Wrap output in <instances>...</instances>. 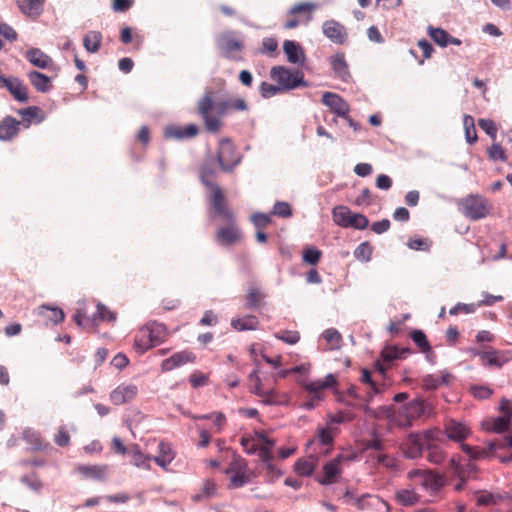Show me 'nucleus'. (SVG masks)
Returning <instances> with one entry per match:
<instances>
[{
    "label": "nucleus",
    "instance_id": "f257e3e1",
    "mask_svg": "<svg viewBox=\"0 0 512 512\" xmlns=\"http://www.w3.org/2000/svg\"><path fill=\"white\" fill-rule=\"evenodd\" d=\"M197 107L206 129L212 133H217L221 129L223 124L220 117L249 109L246 100L239 97H229L215 103L212 91H205Z\"/></svg>",
    "mask_w": 512,
    "mask_h": 512
},
{
    "label": "nucleus",
    "instance_id": "f03ea898",
    "mask_svg": "<svg viewBox=\"0 0 512 512\" xmlns=\"http://www.w3.org/2000/svg\"><path fill=\"white\" fill-rule=\"evenodd\" d=\"M458 207L466 218L473 221L486 218L492 210L489 200L478 194L462 198L458 202Z\"/></svg>",
    "mask_w": 512,
    "mask_h": 512
},
{
    "label": "nucleus",
    "instance_id": "7ed1b4c3",
    "mask_svg": "<svg viewBox=\"0 0 512 512\" xmlns=\"http://www.w3.org/2000/svg\"><path fill=\"white\" fill-rule=\"evenodd\" d=\"M407 478L414 486L422 487L431 495L437 494L445 485V478L429 469H412Z\"/></svg>",
    "mask_w": 512,
    "mask_h": 512
},
{
    "label": "nucleus",
    "instance_id": "20e7f679",
    "mask_svg": "<svg viewBox=\"0 0 512 512\" xmlns=\"http://www.w3.org/2000/svg\"><path fill=\"white\" fill-rule=\"evenodd\" d=\"M351 459L352 457L350 456L337 455L335 458L324 463L321 473L316 475L315 480L324 486L337 483L343 473V464Z\"/></svg>",
    "mask_w": 512,
    "mask_h": 512
},
{
    "label": "nucleus",
    "instance_id": "39448f33",
    "mask_svg": "<svg viewBox=\"0 0 512 512\" xmlns=\"http://www.w3.org/2000/svg\"><path fill=\"white\" fill-rule=\"evenodd\" d=\"M439 434V429H429L422 433L410 434L405 442L404 453L406 457L411 459L419 458L423 451L426 450V445L433 439H436Z\"/></svg>",
    "mask_w": 512,
    "mask_h": 512
},
{
    "label": "nucleus",
    "instance_id": "423d86ee",
    "mask_svg": "<svg viewBox=\"0 0 512 512\" xmlns=\"http://www.w3.org/2000/svg\"><path fill=\"white\" fill-rule=\"evenodd\" d=\"M271 78L278 83L282 90L294 89L304 83V74L300 70H291L283 66H275L271 69Z\"/></svg>",
    "mask_w": 512,
    "mask_h": 512
},
{
    "label": "nucleus",
    "instance_id": "0eeeda50",
    "mask_svg": "<svg viewBox=\"0 0 512 512\" xmlns=\"http://www.w3.org/2000/svg\"><path fill=\"white\" fill-rule=\"evenodd\" d=\"M432 412V405L428 401L418 398L404 405L400 409L399 415L403 417L402 424L410 426L414 420L429 417Z\"/></svg>",
    "mask_w": 512,
    "mask_h": 512
},
{
    "label": "nucleus",
    "instance_id": "6e6552de",
    "mask_svg": "<svg viewBox=\"0 0 512 512\" xmlns=\"http://www.w3.org/2000/svg\"><path fill=\"white\" fill-rule=\"evenodd\" d=\"M216 43L224 57L235 61L241 59L240 53L244 44L233 32L227 31L222 33L218 36Z\"/></svg>",
    "mask_w": 512,
    "mask_h": 512
},
{
    "label": "nucleus",
    "instance_id": "1a4fd4ad",
    "mask_svg": "<svg viewBox=\"0 0 512 512\" xmlns=\"http://www.w3.org/2000/svg\"><path fill=\"white\" fill-rule=\"evenodd\" d=\"M249 391L261 398V402L265 405L281 404L278 393L274 390H265L259 377V371L254 369L248 376Z\"/></svg>",
    "mask_w": 512,
    "mask_h": 512
},
{
    "label": "nucleus",
    "instance_id": "9d476101",
    "mask_svg": "<svg viewBox=\"0 0 512 512\" xmlns=\"http://www.w3.org/2000/svg\"><path fill=\"white\" fill-rule=\"evenodd\" d=\"M217 159L220 168L225 171H231L240 162V155L229 139H223L219 143Z\"/></svg>",
    "mask_w": 512,
    "mask_h": 512
},
{
    "label": "nucleus",
    "instance_id": "9b49d317",
    "mask_svg": "<svg viewBox=\"0 0 512 512\" xmlns=\"http://www.w3.org/2000/svg\"><path fill=\"white\" fill-rule=\"evenodd\" d=\"M347 503L356 506L359 510L375 509L378 512H388V504L376 495L366 494L361 497H354L349 492L345 494Z\"/></svg>",
    "mask_w": 512,
    "mask_h": 512
},
{
    "label": "nucleus",
    "instance_id": "f8f14e48",
    "mask_svg": "<svg viewBox=\"0 0 512 512\" xmlns=\"http://www.w3.org/2000/svg\"><path fill=\"white\" fill-rule=\"evenodd\" d=\"M334 437L335 432L331 427H318L316 436L308 442L307 447L313 449L324 447L321 453L328 455L333 448Z\"/></svg>",
    "mask_w": 512,
    "mask_h": 512
},
{
    "label": "nucleus",
    "instance_id": "ddd939ff",
    "mask_svg": "<svg viewBox=\"0 0 512 512\" xmlns=\"http://www.w3.org/2000/svg\"><path fill=\"white\" fill-rule=\"evenodd\" d=\"M211 189V204L214 212L224 221H232L234 214L229 209L222 189L219 186H213Z\"/></svg>",
    "mask_w": 512,
    "mask_h": 512
},
{
    "label": "nucleus",
    "instance_id": "4468645a",
    "mask_svg": "<svg viewBox=\"0 0 512 512\" xmlns=\"http://www.w3.org/2000/svg\"><path fill=\"white\" fill-rule=\"evenodd\" d=\"M323 34L333 43L343 45L348 39V32L344 25L336 20H326L322 24Z\"/></svg>",
    "mask_w": 512,
    "mask_h": 512
},
{
    "label": "nucleus",
    "instance_id": "2eb2a0df",
    "mask_svg": "<svg viewBox=\"0 0 512 512\" xmlns=\"http://www.w3.org/2000/svg\"><path fill=\"white\" fill-rule=\"evenodd\" d=\"M227 226L221 227L216 233V240L219 244L224 246L232 245L241 240L242 234L236 224L235 217L232 221H225Z\"/></svg>",
    "mask_w": 512,
    "mask_h": 512
},
{
    "label": "nucleus",
    "instance_id": "dca6fc26",
    "mask_svg": "<svg viewBox=\"0 0 512 512\" xmlns=\"http://www.w3.org/2000/svg\"><path fill=\"white\" fill-rule=\"evenodd\" d=\"M337 384L335 375L328 374L323 380H314L310 382H303V388L313 395V399L321 401L323 399L322 391L327 388H332Z\"/></svg>",
    "mask_w": 512,
    "mask_h": 512
},
{
    "label": "nucleus",
    "instance_id": "f3484780",
    "mask_svg": "<svg viewBox=\"0 0 512 512\" xmlns=\"http://www.w3.org/2000/svg\"><path fill=\"white\" fill-rule=\"evenodd\" d=\"M322 103L339 117H347L350 112L349 104L336 93L325 92L322 95Z\"/></svg>",
    "mask_w": 512,
    "mask_h": 512
},
{
    "label": "nucleus",
    "instance_id": "a211bd4d",
    "mask_svg": "<svg viewBox=\"0 0 512 512\" xmlns=\"http://www.w3.org/2000/svg\"><path fill=\"white\" fill-rule=\"evenodd\" d=\"M444 431L447 438L455 442H462L471 434L470 428L465 423L454 419L445 422Z\"/></svg>",
    "mask_w": 512,
    "mask_h": 512
},
{
    "label": "nucleus",
    "instance_id": "6ab92c4d",
    "mask_svg": "<svg viewBox=\"0 0 512 512\" xmlns=\"http://www.w3.org/2000/svg\"><path fill=\"white\" fill-rule=\"evenodd\" d=\"M477 355H479L483 366L497 368L502 367L512 358V355L509 351L498 350L478 352Z\"/></svg>",
    "mask_w": 512,
    "mask_h": 512
},
{
    "label": "nucleus",
    "instance_id": "aec40b11",
    "mask_svg": "<svg viewBox=\"0 0 512 512\" xmlns=\"http://www.w3.org/2000/svg\"><path fill=\"white\" fill-rule=\"evenodd\" d=\"M195 361L196 355L191 351L184 350L177 352L169 358L163 360L161 363V369L163 372H168L187 363H194Z\"/></svg>",
    "mask_w": 512,
    "mask_h": 512
},
{
    "label": "nucleus",
    "instance_id": "412c9836",
    "mask_svg": "<svg viewBox=\"0 0 512 512\" xmlns=\"http://www.w3.org/2000/svg\"><path fill=\"white\" fill-rule=\"evenodd\" d=\"M138 393L134 384H121L110 393V401L114 405H122L132 401Z\"/></svg>",
    "mask_w": 512,
    "mask_h": 512
},
{
    "label": "nucleus",
    "instance_id": "4be33fe9",
    "mask_svg": "<svg viewBox=\"0 0 512 512\" xmlns=\"http://www.w3.org/2000/svg\"><path fill=\"white\" fill-rule=\"evenodd\" d=\"M73 321L85 330H95L98 326V318L88 315V307L85 302L79 304L72 317Z\"/></svg>",
    "mask_w": 512,
    "mask_h": 512
},
{
    "label": "nucleus",
    "instance_id": "5701e85b",
    "mask_svg": "<svg viewBox=\"0 0 512 512\" xmlns=\"http://www.w3.org/2000/svg\"><path fill=\"white\" fill-rule=\"evenodd\" d=\"M76 471L84 478L95 481H104L109 474V466L106 464L79 465L77 466Z\"/></svg>",
    "mask_w": 512,
    "mask_h": 512
},
{
    "label": "nucleus",
    "instance_id": "b1692460",
    "mask_svg": "<svg viewBox=\"0 0 512 512\" xmlns=\"http://www.w3.org/2000/svg\"><path fill=\"white\" fill-rule=\"evenodd\" d=\"M2 88H6L13 98L19 102L29 100L28 88L22 80L16 77H8Z\"/></svg>",
    "mask_w": 512,
    "mask_h": 512
},
{
    "label": "nucleus",
    "instance_id": "393cba45",
    "mask_svg": "<svg viewBox=\"0 0 512 512\" xmlns=\"http://www.w3.org/2000/svg\"><path fill=\"white\" fill-rule=\"evenodd\" d=\"M199 128L195 124H188L186 126L171 125L165 129L166 138L174 139H191L198 135Z\"/></svg>",
    "mask_w": 512,
    "mask_h": 512
},
{
    "label": "nucleus",
    "instance_id": "a878e982",
    "mask_svg": "<svg viewBox=\"0 0 512 512\" xmlns=\"http://www.w3.org/2000/svg\"><path fill=\"white\" fill-rule=\"evenodd\" d=\"M256 437L258 441H260V446L258 448L259 457L270 469L272 468L271 461L273 459L272 448L275 443L272 439L268 438L263 431H257Z\"/></svg>",
    "mask_w": 512,
    "mask_h": 512
},
{
    "label": "nucleus",
    "instance_id": "bb28decb",
    "mask_svg": "<svg viewBox=\"0 0 512 512\" xmlns=\"http://www.w3.org/2000/svg\"><path fill=\"white\" fill-rule=\"evenodd\" d=\"M176 457V452L174 451L172 445L170 443L161 441L158 445V455L152 456V460L164 470H168V466L172 463V461Z\"/></svg>",
    "mask_w": 512,
    "mask_h": 512
},
{
    "label": "nucleus",
    "instance_id": "cd10ccee",
    "mask_svg": "<svg viewBox=\"0 0 512 512\" xmlns=\"http://www.w3.org/2000/svg\"><path fill=\"white\" fill-rule=\"evenodd\" d=\"M435 438L426 445V458L433 464H440L445 459V453L440 446V443L443 441V433L440 429L439 434Z\"/></svg>",
    "mask_w": 512,
    "mask_h": 512
},
{
    "label": "nucleus",
    "instance_id": "c85d7f7f",
    "mask_svg": "<svg viewBox=\"0 0 512 512\" xmlns=\"http://www.w3.org/2000/svg\"><path fill=\"white\" fill-rule=\"evenodd\" d=\"M21 122L15 119L12 116H6L0 122V140L1 141H10L20 131Z\"/></svg>",
    "mask_w": 512,
    "mask_h": 512
},
{
    "label": "nucleus",
    "instance_id": "c756f323",
    "mask_svg": "<svg viewBox=\"0 0 512 512\" xmlns=\"http://www.w3.org/2000/svg\"><path fill=\"white\" fill-rule=\"evenodd\" d=\"M25 57L33 66L41 69L50 68L54 64L52 58L38 48L27 50Z\"/></svg>",
    "mask_w": 512,
    "mask_h": 512
},
{
    "label": "nucleus",
    "instance_id": "7c9ffc66",
    "mask_svg": "<svg viewBox=\"0 0 512 512\" xmlns=\"http://www.w3.org/2000/svg\"><path fill=\"white\" fill-rule=\"evenodd\" d=\"M477 506H496L506 499V495L479 490L474 493Z\"/></svg>",
    "mask_w": 512,
    "mask_h": 512
},
{
    "label": "nucleus",
    "instance_id": "2f4dec72",
    "mask_svg": "<svg viewBox=\"0 0 512 512\" xmlns=\"http://www.w3.org/2000/svg\"><path fill=\"white\" fill-rule=\"evenodd\" d=\"M46 0H17L20 11L31 18L39 17L43 12Z\"/></svg>",
    "mask_w": 512,
    "mask_h": 512
},
{
    "label": "nucleus",
    "instance_id": "473e14b6",
    "mask_svg": "<svg viewBox=\"0 0 512 512\" xmlns=\"http://www.w3.org/2000/svg\"><path fill=\"white\" fill-rule=\"evenodd\" d=\"M217 175V167L212 158L206 159L200 168V178L202 183L209 187L218 186L214 183V179Z\"/></svg>",
    "mask_w": 512,
    "mask_h": 512
},
{
    "label": "nucleus",
    "instance_id": "72a5a7b5",
    "mask_svg": "<svg viewBox=\"0 0 512 512\" xmlns=\"http://www.w3.org/2000/svg\"><path fill=\"white\" fill-rule=\"evenodd\" d=\"M27 76H28V79H29L31 85L38 92L47 93L53 87L50 77H48L47 75H45L41 72L33 70V71H30Z\"/></svg>",
    "mask_w": 512,
    "mask_h": 512
},
{
    "label": "nucleus",
    "instance_id": "f704fd0d",
    "mask_svg": "<svg viewBox=\"0 0 512 512\" xmlns=\"http://www.w3.org/2000/svg\"><path fill=\"white\" fill-rule=\"evenodd\" d=\"M318 459L314 455L298 459L294 464V471L299 476H311L317 466Z\"/></svg>",
    "mask_w": 512,
    "mask_h": 512
},
{
    "label": "nucleus",
    "instance_id": "c9c22d12",
    "mask_svg": "<svg viewBox=\"0 0 512 512\" xmlns=\"http://www.w3.org/2000/svg\"><path fill=\"white\" fill-rule=\"evenodd\" d=\"M394 498L401 506H413L420 501L419 494L414 488H402L395 492Z\"/></svg>",
    "mask_w": 512,
    "mask_h": 512
},
{
    "label": "nucleus",
    "instance_id": "e433bc0d",
    "mask_svg": "<svg viewBox=\"0 0 512 512\" xmlns=\"http://www.w3.org/2000/svg\"><path fill=\"white\" fill-rule=\"evenodd\" d=\"M498 446L494 442H490L488 448H481L478 446H470L467 444H462L461 448L462 450L471 458L474 460H480L488 458L491 453L496 450Z\"/></svg>",
    "mask_w": 512,
    "mask_h": 512
},
{
    "label": "nucleus",
    "instance_id": "4c0bfd02",
    "mask_svg": "<svg viewBox=\"0 0 512 512\" xmlns=\"http://www.w3.org/2000/svg\"><path fill=\"white\" fill-rule=\"evenodd\" d=\"M361 381L368 384L371 388V391L367 393V401H370L374 394L381 393L386 389L385 382H380V380L374 378L368 369L362 370Z\"/></svg>",
    "mask_w": 512,
    "mask_h": 512
},
{
    "label": "nucleus",
    "instance_id": "58836bf2",
    "mask_svg": "<svg viewBox=\"0 0 512 512\" xmlns=\"http://www.w3.org/2000/svg\"><path fill=\"white\" fill-rule=\"evenodd\" d=\"M38 315L41 316L46 322H50L52 324L61 323L65 314L61 308L51 307L48 305H42L38 308Z\"/></svg>",
    "mask_w": 512,
    "mask_h": 512
},
{
    "label": "nucleus",
    "instance_id": "ea45409f",
    "mask_svg": "<svg viewBox=\"0 0 512 512\" xmlns=\"http://www.w3.org/2000/svg\"><path fill=\"white\" fill-rule=\"evenodd\" d=\"M317 9V5L310 2H301L295 4L290 9L291 15H299V18H302V23H308L312 20V14Z\"/></svg>",
    "mask_w": 512,
    "mask_h": 512
},
{
    "label": "nucleus",
    "instance_id": "a19ab883",
    "mask_svg": "<svg viewBox=\"0 0 512 512\" xmlns=\"http://www.w3.org/2000/svg\"><path fill=\"white\" fill-rule=\"evenodd\" d=\"M103 36L99 31H89L83 37V46L89 53H97L102 44Z\"/></svg>",
    "mask_w": 512,
    "mask_h": 512
},
{
    "label": "nucleus",
    "instance_id": "79ce46f5",
    "mask_svg": "<svg viewBox=\"0 0 512 512\" xmlns=\"http://www.w3.org/2000/svg\"><path fill=\"white\" fill-rule=\"evenodd\" d=\"M331 65L336 76L344 81L350 77L348 64L345 60L344 53H337L332 57Z\"/></svg>",
    "mask_w": 512,
    "mask_h": 512
},
{
    "label": "nucleus",
    "instance_id": "37998d69",
    "mask_svg": "<svg viewBox=\"0 0 512 512\" xmlns=\"http://www.w3.org/2000/svg\"><path fill=\"white\" fill-rule=\"evenodd\" d=\"M24 440L32 446L33 450L43 451L50 448V443L46 442L40 433L33 430H25L23 432Z\"/></svg>",
    "mask_w": 512,
    "mask_h": 512
},
{
    "label": "nucleus",
    "instance_id": "c03bdc74",
    "mask_svg": "<svg viewBox=\"0 0 512 512\" xmlns=\"http://www.w3.org/2000/svg\"><path fill=\"white\" fill-rule=\"evenodd\" d=\"M258 325L259 321L254 315H246L231 320V326L237 331L255 330L258 328Z\"/></svg>",
    "mask_w": 512,
    "mask_h": 512
},
{
    "label": "nucleus",
    "instance_id": "a18cd8bd",
    "mask_svg": "<svg viewBox=\"0 0 512 512\" xmlns=\"http://www.w3.org/2000/svg\"><path fill=\"white\" fill-rule=\"evenodd\" d=\"M129 453L133 465L145 470L151 469L150 461L152 460V456L143 454L137 445L131 447Z\"/></svg>",
    "mask_w": 512,
    "mask_h": 512
},
{
    "label": "nucleus",
    "instance_id": "49530a36",
    "mask_svg": "<svg viewBox=\"0 0 512 512\" xmlns=\"http://www.w3.org/2000/svg\"><path fill=\"white\" fill-rule=\"evenodd\" d=\"M283 49L290 63H299L301 57H303V51L301 47L294 41H285Z\"/></svg>",
    "mask_w": 512,
    "mask_h": 512
},
{
    "label": "nucleus",
    "instance_id": "de8ad7c7",
    "mask_svg": "<svg viewBox=\"0 0 512 512\" xmlns=\"http://www.w3.org/2000/svg\"><path fill=\"white\" fill-rule=\"evenodd\" d=\"M265 294L262 290L256 286L249 287L246 294V308L255 309L264 300Z\"/></svg>",
    "mask_w": 512,
    "mask_h": 512
},
{
    "label": "nucleus",
    "instance_id": "09e8293b",
    "mask_svg": "<svg viewBox=\"0 0 512 512\" xmlns=\"http://www.w3.org/2000/svg\"><path fill=\"white\" fill-rule=\"evenodd\" d=\"M134 343L135 347L140 353H143L148 349L156 346L153 340L151 339V336L148 334V330L145 329L144 327L140 329V331L136 335Z\"/></svg>",
    "mask_w": 512,
    "mask_h": 512
},
{
    "label": "nucleus",
    "instance_id": "8fccbe9b",
    "mask_svg": "<svg viewBox=\"0 0 512 512\" xmlns=\"http://www.w3.org/2000/svg\"><path fill=\"white\" fill-rule=\"evenodd\" d=\"M41 112L40 108L37 106H30L24 109L18 110V114L22 117L23 121L26 122L25 127L28 128L30 123L33 120L36 122H41L43 117H39V113Z\"/></svg>",
    "mask_w": 512,
    "mask_h": 512
},
{
    "label": "nucleus",
    "instance_id": "3c124183",
    "mask_svg": "<svg viewBox=\"0 0 512 512\" xmlns=\"http://www.w3.org/2000/svg\"><path fill=\"white\" fill-rule=\"evenodd\" d=\"M148 330V334L151 336L155 345H158L162 341H164L166 337V328L163 324L160 323H152L144 327Z\"/></svg>",
    "mask_w": 512,
    "mask_h": 512
},
{
    "label": "nucleus",
    "instance_id": "603ef678",
    "mask_svg": "<svg viewBox=\"0 0 512 512\" xmlns=\"http://www.w3.org/2000/svg\"><path fill=\"white\" fill-rule=\"evenodd\" d=\"M352 212L345 206H337L333 209V220L342 227H349Z\"/></svg>",
    "mask_w": 512,
    "mask_h": 512
},
{
    "label": "nucleus",
    "instance_id": "864d4df0",
    "mask_svg": "<svg viewBox=\"0 0 512 512\" xmlns=\"http://www.w3.org/2000/svg\"><path fill=\"white\" fill-rule=\"evenodd\" d=\"M463 125L465 129L466 141L469 144H474L478 139L474 118L470 115H465L463 119Z\"/></svg>",
    "mask_w": 512,
    "mask_h": 512
},
{
    "label": "nucleus",
    "instance_id": "5fc2aeb1",
    "mask_svg": "<svg viewBox=\"0 0 512 512\" xmlns=\"http://www.w3.org/2000/svg\"><path fill=\"white\" fill-rule=\"evenodd\" d=\"M450 377L451 376L449 374H445V375H443L441 377H439L437 375H426L423 378V383H422L423 388L426 389V390H435L442 383H447L448 379Z\"/></svg>",
    "mask_w": 512,
    "mask_h": 512
},
{
    "label": "nucleus",
    "instance_id": "6e6d98bb",
    "mask_svg": "<svg viewBox=\"0 0 512 512\" xmlns=\"http://www.w3.org/2000/svg\"><path fill=\"white\" fill-rule=\"evenodd\" d=\"M429 35L432 40L441 47H446L449 44V33L441 28L429 27Z\"/></svg>",
    "mask_w": 512,
    "mask_h": 512
},
{
    "label": "nucleus",
    "instance_id": "4d7b16f0",
    "mask_svg": "<svg viewBox=\"0 0 512 512\" xmlns=\"http://www.w3.org/2000/svg\"><path fill=\"white\" fill-rule=\"evenodd\" d=\"M325 341L330 345V349H339L341 346L342 336L334 328L327 329L322 334Z\"/></svg>",
    "mask_w": 512,
    "mask_h": 512
},
{
    "label": "nucleus",
    "instance_id": "13d9d810",
    "mask_svg": "<svg viewBox=\"0 0 512 512\" xmlns=\"http://www.w3.org/2000/svg\"><path fill=\"white\" fill-rule=\"evenodd\" d=\"M20 481L36 493H39L43 488V483L37 473L23 475Z\"/></svg>",
    "mask_w": 512,
    "mask_h": 512
},
{
    "label": "nucleus",
    "instance_id": "bf43d9fd",
    "mask_svg": "<svg viewBox=\"0 0 512 512\" xmlns=\"http://www.w3.org/2000/svg\"><path fill=\"white\" fill-rule=\"evenodd\" d=\"M217 486L216 483L212 480H206L203 483V488L201 493L196 494L192 497L194 501H200L202 499H208L213 497L216 494Z\"/></svg>",
    "mask_w": 512,
    "mask_h": 512
},
{
    "label": "nucleus",
    "instance_id": "052dcab7",
    "mask_svg": "<svg viewBox=\"0 0 512 512\" xmlns=\"http://www.w3.org/2000/svg\"><path fill=\"white\" fill-rule=\"evenodd\" d=\"M373 253V247L368 242H363L357 246L354 251V256L357 260L362 262H369Z\"/></svg>",
    "mask_w": 512,
    "mask_h": 512
},
{
    "label": "nucleus",
    "instance_id": "680f3d73",
    "mask_svg": "<svg viewBox=\"0 0 512 512\" xmlns=\"http://www.w3.org/2000/svg\"><path fill=\"white\" fill-rule=\"evenodd\" d=\"M240 444L247 454H254L255 452L258 451L260 441H258L255 433L254 436L242 437L240 440Z\"/></svg>",
    "mask_w": 512,
    "mask_h": 512
},
{
    "label": "nucleus",
    "instance_id": "e2e57ef3",
    "mask_svg": "<svg viewBox=\"0 0 512 512\" xmlns=\"http://www.w3.org/2000/svg\"><path fill=\"white\" fill-rule=\"evenodd\" d=\"M275 338L289 344L294 345L299 342L300 334L298 331L280 330L274 334Z\"/></svg>",
    "mask_w": 512,
    "mask_h": 512
},
{
    "label": "nucleus",
    "instance_id": "0e129e2a",
    "mask_svg": "<svg viewBox=\"0 0 512 512\" xmlns=\"http://www.w3.org/2000/svg\"><path fill=\"white\" fill-rule=\"evenodd\" d=\"M478 126L482 129L493 141L496 140L497 137V125L491 119L481 118L478 120Z\"/></svg>",
    "mask_w": 512,
    "mask_h": 512
},
{
    "label": "nucleus",
    "instance_id": "69168bd1",
    "mask_svg": "<svg viewBox=\"0 0 512 512\" xmlns=\"http://www.w3.org/2000/svg\"><path fill=\"white\" fill-rule=\"evenodd\" d=\"M97 310L94 316L98 318V324L101 321L107 322H115L116 321V313L109 310L105 305L99 303L97 304Z\"/></svg>",
    "mask_w": 512,
    "mask_h": 512
},
{
    "label": "nucleus",
    "instance_id": "338daca9",
    "mask_svg": "<svg viewBox=\"0 0 512 512\" xmlns=\"http://www.w3.org/2000/svg\"><path fill=\"white\" fill-rule=\"evenodd\" d=\"M470 392L474 398L479 400H485L492 396L493 390L485 385H472Z\"/></svg>",
    "mask_w": 512,
    "mask_h": 512
},
{
    "label": "nucleus",
    "instance_id": "774afa93",
    "mask_svg": "<svg viewBox=\"0 0 512 512\" xmlns=\"http://www.w3.org/2000/svg\"><path fill=\"white\" fill-rule=\"evenodd\" d=\"M488 158L492 161H506V154L502 146L498 143H493L487 149Z\"/></svg>",
    "mask_w": 512,
    "mask_h": 512
}]
</instances>
